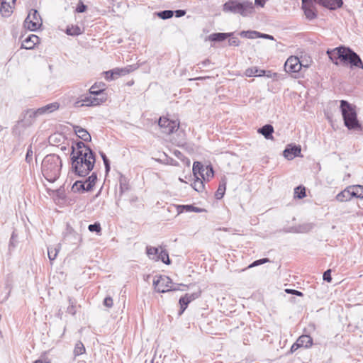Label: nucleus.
Listing matches in <instances>:
<instances>
[{"mask_svg": "<svg viewBox=\"0 0 363 363\" xmlns=\"http://www.w3.org/2000/svg\"><path fill=\"white\" fill-rule=\"evenodd\" d=\"M89 150H92V149L89 145H86L83 140L74 141L72 142L71 146L70 157L82 152H88Z\"/></svg>", "mask_w": 363, "mask_h": 363, "instance_id": "obj_17", "label": "nucleus"}, {"mask_svg": "<svg viewBox=\"0 0 363 363\" xmlns=\"http://www.w3.org/2000/svg\"><path fill=\"white\" fill-rule=\"evenodd\" d=\"M12 6L9 2L1 1L0 6V13L4 17H9L12 13Z\"/></svg>", "mask_w": 363, "mask_h": 363, "instance_id": "obj_30", "label": "nucleus"}, {"mask_svg": "<svg viewBox=\"0 0 363 363\" xmlns=\"http://www.w3.org/2000/svg\"><path fill=\"white\" fill-rule=\"evenodd\" d=\"M172 280L167 277L160 275L153 280V286L155 290L158 293H166L172 291L179 290V286H182V284H177V287L172 288Z\"/></svg>", "mask_w": 363, "mask_h": 363, "instance_id": "obj_7", "label": "nucleus"}, {"mask_svg": "<svg viewBox=\"0 0 363 363\" xmlns=\"http://www.w3.org/2000/svg\"><path fill=\"white\" fill-rule=\"evenodd\" d=\"M239 34L242 38L254 39L258 38L259 32L255 30H242Z\"/></svg>", "mask_w": 363, "mask_h": 363, "instance_id": "obj_40", "label": "nucleus"}, {"mask_svg": "<svg viewBox=\"0 0 363 363\" xmlns=\"http://www.w3.org/2000/svg\"><path fill=\"white\" fill-rule=\"evenodd\" d=\"M330 60L335 65L340 60L344 65H350V68L358 67L363 69V62L359 55L349 47L340 45L334 49H328L326 52Z\"/></svg>", "mask_w": 363, "mask_h": 363, "instance_id": "obj_1", "label": "nucleus"}, {"mask_svg": "<svg viewBox=\"0 0 363 363\" xmlns=\"http://www.w3.org/2000/svg\"><path fill=\"white\" fill-rule=\"evenodd\" d=\"M173 15L174 11L172 10H164L157 13V16L163 20L169 19Z\"/></svg>", "mask_w": 363, "mask_h": 363, "instance_id": "obj_42", "label": "nucleus"}, {"mask_svg": "<svg viewBox=\"0 0 363 363\" xmlns=\"http://www.w3.org/2000/svg\"><path fill=\"white\" fill-rule=\"evenodd\" d=\"M297 225L298 233H307L312 230L315 227V224L313 223H304Z\"/></svg>", "mask_w": 363, "mask_h": 363, "instance_id": "obj_33", "label": "nucleus"}, {"mask_svg": "<svg viewBox=\"0 0 363 363\" xmlns=\"http://www.w3.org/2000/svg\"><path fill=\"white\" fill-rule=\"evenodd\" d=\"M59 250H60V246H58L57 247H52V246L48 247V257H49V259L50 260V262H52L55 259Z\"/></svg>", "mask_w": 363, "mask_h": 363, "instance_id": "obj_37", "label": "nucleus"}, {"mask_svg": "<svg viewBox=\"0 0 363 363\" xmlns=\"http://www.w3.org/2000/svg\"><path fill=\"white\" fill-rule=\"evenodd\" d=\"M257 132L262 134L267 140L273 138L272 134L274 133V128L270 124H266L259 128Z\"/></svg>", "mask_w": 363, "mask_h": 363, "instance_id": "obj_25", "label": "nucleus"}, {"mask_svg": "<svg viewBox=\"0 0 363 363\" xmlns=\"http://www.w3.org/2000/svg\"><path fill=\"white\" fill-rule=\"evenodd\" d=\"M158 260L162 261L163 263L166 264H169L171 263V260L169 257V254L166 250H161V251L159 252L155 261Z\"/></svg>", "mask_w": 363, "mask_h": 363, "instance_id": "obj_34", "label": "nucleus"}, {"mask_svg": "<svg viewBox=\"0 0 363 363\" xmlns=\"http://www.w3.org/2000/svg\"><path fill=\"white\" fill-rule=\"evenodd\" d=\"M73 130L77 137L84 142H91V137L89 133L84 128L79 125H73Z\"/></svg>", "mask_w": 363, "mask_h": 363, "instance_id": "obj_22", "label": "nucleus"}, {"mask_svg": "<svg viewBox=\"0 0 363 363\" xmlns=\"http://www.w3.org/2000/svg\"><path fill=\"white\" fill-rule=\"evenodd\" d=\"M58 136H59V135H57V134H54V135H52L51 136H50V138H49L50 143H51L52 141H53V142L58 141V140H57Z\"/></svg>", "mask_w": 363, "mask_h": 363, "instance_id": "obj_63", "label": "nucleus"}, {"mask_svg": "<svg viewBox=\"0 0 363 363\" xmlns=\"http://www.w3.org/2000/svg\"><path fill=\"white\" fill-rule=\"evenodd\" d=\"M306 196V188L303 186L300 185L294 189V198L301 199Z\"/></svg>", "mask_w": 363, "mask_h": 363, "instance_id": "obj_36", "label": "nucleus"}, {"mask_svg": "<svg viewBox=\"0 0 363 363\" xmlns=\"http://www.w3.org/2000/svg\"><path fill=\"white\" fill-rule=\"evenodd\" d=\"M69 306L67 308V312L71 315H74L76 313V309H75V305L74 302L72 301V299L69 297Z\"/></svg>", "mask_w": 363, "mask_h": 363, "instance_id": "obj_48", "label": "nucleus"}, {"mask_svg": "<svg viewBox=\"0 0 363 363\" xmlns=\"http://www.w3.org/2000/svg\"><path fill=\"white\" fill-rule=\"evenodd\" d=\"M301 149L300 145L290 144L286 147L285 150L283 152V155L287 160H293L294 157L298 156L299 154H301Z\"/></svg>", "mask_w": 363, "mask_h": 363, "instance_id": "obj_18", "label": "nucleus"}, {"mask_svg": "<svg viewBox=\"0 0 363 363\" xmlns=\"http://www.w3.org/2000/svg\"><path fill=\"white\" fill-rule=\"evenodd\" d=\"M99 155L104 162L106 173L108 174L111 169L110 161L104 152H99Z\"/></svg>", "mask_w": 363, "mask_h": 363, "instance_id": "obj_45", "label": "nucleus"}, {"mask_svg": "<svg viewBox=\"0 0 363 363\" xmlns=\"http://www.w3.org/2000/svg\"><path fill=\"white\" fill-rule=\"evenodd\" d=\"M266 3V0H255V4L260 7H263Z\"/></svg>", "mask_w": 363, "mask_h": 363, "instance_id": "obj_62", "label": "nucleus"}, {"mask_svg": "<svg viewBox=\"0 0 363 363\" xmlns=\"http://www.w3.org/2000/svg\"><path fill=\"white\" fill-rule=\"evenodd\" d=\"M39 115L38 113H37V109H28L23 113V117L22 119L19 120L18 121L17 125H15L13 128V132L16 131V130L19 127H28L33 124L36 117H38Z\"/></svg>", "mask_w": 363, "mask_h": 363, "instance_id": "obj_13", "label": "nucleus"}, {"mask_svg": "<svg viewBox=\"0 0 363 363\" xmlns=\"http://www.w3.org/2000/svg\"><path fill=\"white\" fill-rule=\"evenodd\" d=\"M226 189V182L225 179H222V180L220 182L217 191L215 193V197L216 199H221L225 194Z\"/></svg>", "mask_w": 363, "mask_h": 363, "instance_id": "obj_31", "label": "nucleus"}, {"mask_svg": "<svg viewBox=\"0 0 363 363\" xmlns=\"http://www.w3.org/2000/svg\"><path fill=\"white\" fill-rule=\"evenodd\" d=\"M233 34L234 33H214L208 35V40L211 42H223Z\"/></svg>", "mask_w": 363, "mask_h": 363, "instance_id": "obj_23", "label": "nucleus"}, {"mask_svg": "<svg viewBox=\"0 0 363 363\" xmlns=\"http://www.w3.org/2000/svg\"><path fill=\"white\" fill-rule=\"evenodd\" d=\"M43 23L42 18L35 9H31L24 21V26L31 31L37 30Z\"/></svg>", "mask_w": 363, "mask_h": 363, "instance_id": "obj_9", "label": "nucleus"}, {"mask_svg": "<svg viewBox=\"0 0 363 363\" xmlns=\"http://www.w3.org/2000/svg\"><path fill=\"white\" fill-rule=\"evenodd\" d=\"M302 64L301 63L298 57L296 56L289 57L284 64V70L291 74L294 78H297L299 76V72L302 68Z\"/></svg>", "mask_w": 363, "mask_h": 363, "instance_id": "obj_10", "label": "nucleus"}, {"mask_svg": "<svg viewBox=\"0 0 363 363\" xmlns=\"http://www.w3.org/2000/svg\"><path fill=\"white\" fill-rule=\"evenodd\" d=\"M66 33L69 35L77 36L82 34L81 28L78 26H67Z\"/></svg>", "mask_w": 363, "mask_h": 363, "instance_id": "obj_38", "label": "nucleus"}, {"mask_svg": "<svg viewBox=\"0 0 363 363\" xmlns=\"http://www.w3.org/2000/svg\"><path fill=\"white\" fill-rule=\"evenodd\" d=\"M193 205H180L178 206V211L179 213H182L184 211L186 212H192Z\"/></svg>", "mask_w": 363, "mask_h": 363, "instance_id": "obj_49", "label": "nucleus"}, {"mask_svg": "<svg viewBox=\"0 0 363 363\" xmlns=\"http://www.w3.org/2000/svg\"><path fill=\"white\" fill-rule=\"evenodd\" d=\"M73 106L74 108H79V107L85 106L84 104L82 102L80 96L74 102Z\"/></svg>", "mask_w": 363, "mask_h": 363, "instance_id": "obj_58", "label": "nucleus"}, {"mask_svg": "<svg viewBox=\"0 0 363 363\" xmlns=\"http://www.w3.org/2000/svg\"><path fill=\"white\" fill-rule=\"evenodd\" d=\"M85 347L82 342H78L74 347V354L75 356H79L85 352Z\"/></svg>", "mask_w": 363, "mask_h": 363, "instance_id": "obj_44", "label": "nucleus"}, {"mask_svg": "<svg viewBox=\"0 0 363 363\" xmlns=\"http://www.w3.org/2000/svg\"><path fill=\"white\" fill-rule=\"evenodd\" d=\"M82 237L74 231L69 224H67L64 232L63 242L68 245H77L82 242Z\"/></svg>", "mask_w": 363, "mask_h": 363, "instance_id": "obj_12", "label": "nucleus"}, {"mask_svg": "<svg viewBox=\"0 0 363 363\" xmlns=\"http://www.w3.org/2000/svg\"><path fill=\"white\" fill-rule=\"evenodd\" d=\"M203 211H205V210L203 208H201L196 207V206H193L192 212L201 213Z\"/></svg>", "mask_w": 363, "mask_h": 363, "instance_id": "obj_64", "label": "nucleus"}, {"mask_svg": "<svg viewBox=\"0 0 363 363\" xmlns=\"http://www.w3.org/2000/svg\"><path fill=\"white\" fill-rule=\"evenodd\" d=\"M193 174L195 177L201 176L203 180H208L210 177L214 175V171L211 165H207L206 167L201 162H194L192 168Z\"/></svg>", "mask_w": 363, "mask_h": 363, "instance_id": "obj_8", "label": "nucleus"}, {"mask_svg": "<svg viewBox=\"0 0 363 363\" xmlns=\"http://www.w3.org/2000/svg\"><path fill=\"white\" fill-rule=\"evenodd\" d=\"M96 153L93 150L70 157L71 171L80 177H86L94 169Z\"/></svg>", "mask_w": 363, "mask_h": 363, "instance_id": "obj_2", "label": "nucleus"}, {"mask_svg": "<svg viewBox=\"0 0 363 363\" xmlns=\"http://www.w3.org/2000/svg\"><path fill=\"white\" fill-rule=\"evenodd\" d=\"M270 259L269 258H262L259 259H257L254 262H252L247 267V269H250L255 267L259 266L261 264L270 262Z\"/></svg>", "mask_w": 363, "mask_h": 363, "instance_id": "obj_46", "label": "nucleus"}, {"mask_svg": "<svg viewBox=\"0 0 363 363\" xmlns=\"http://www.w3.org/2000/svg\"><path fill=\"white\" fill-rule=\"evenodd\" d=\"M97 181V173L93 172L84 181H76L72 186V191L74 193L89 192L93 190Z\"/></svg>", "mask_w": 363, "mask_h": 363, "instance_id": "obj_6", "label": "nucleus"}, {"mask_svg": "<svg viewBox=\"0 0 363 363\" xmlns=\"http://www.w3.org/2000/svg\"><path fill=\"white\" fill-rule=\"evenodd\" d=\"M33 150H32V146L31 145H29L28 150H27V152H26V162L28 163H30L32 162V157H33Z\"/></svg>", "mask_w": 363, "mask_h": 363, "instance_id": "obj_53", "label": "nucleus"}, {"mask_svg": "<svg viewBox=\"0 0 363 363\" xmlns=\"http://www.w3.org/2000/svg\"><path fill=\"white\" fill-rule=\"evenodd\" d=\"M299 347H301L300 346V343H298L297 341H296V342H294L292 346L291 347V349H290V352L291 353L294 352L295 351H296Z\"/></svg>", "mask_w": 363, "mask_h": 363, "instance_id": "obj_61", "label": "nucleus"}, {"mask_svg": "<svg viewBox=\"0 0 363 363\" xmlns=\"http://www.w3.org/2000/svg\"><path fill=\"white\" fill-rule=\"evenodd\" d=\"M39 37L36 35L31 34L28 35L22 43L21 48L26 50L33 49L36 44L39 43Z\"/></svg>", "mask_w": 363, "mask_h": 363, "instance_id": "obj_20", "label": "nucleus"}, {"mask_svg": "<svg viewBox=\"0 0 363 363\" xmlns=\"http://www.w3.org/2000/svg\"><path fill=\"white\" fill-rule=\"evenodd\" d=\"M201 291L194 292L192 294H186L184 296H182L179 300L180 305V309L178 312V315L180 316L183 314L184 311L188 307V305L194 300L198 298L201 296Z\"/></svg>", "mask_w": 363, "mask_h": 363, "instance_id": "obj_15", "label": "nucleus"}, {"mask_svg": "<svg viewBox=\"0 0 363 363\" xmlns=\"http://www.w3.org/2000/svg\"><path fill=\"white\" fill-rule=\"evenodd\" d=\"M258 38H264V39H268V40H274V36H272L271 35H269V34H266V33H259V34H258Z\"/></svg>", "mask_w": 363, "mask_h": 363, "instance_id": "obj_57", "label": "nucleus"}, {"mask_svg": "<svg viewBox=\"0 0 363 363\" xmlns=\"http://www.w3.org/2000/svg\"><path fill=\"white\" fill-rule=\"evenodd\" d=\"M174 13H175L176 17L180 18L184 16L186 14V11L183 9H178L174 11Z\"/></svg>", "mask_w": 363, "mask_h": 363, "instance_id": "obj_59", "label": "nucleus"}, {"mask_svg": "<svg viewBox=\"0 0 363 363\" xmlns=\"http://www.w3.org/2000/svg\"><path fill=\"white\" fill-rule=\"evenodd\" d=\"M146 252L150 259L156 260L159 253V248L152 246H147L146 247Z\"/></svg>", "mask_w": 363, "mask_h": 363, "instance_id": "obj_35", "label": "nucleus"}, {"mask_svg": "<svg viewBox=\"0 0 363 363\" xmlns=\"http://www.w3.org/2000/svg\"><path fill=\"white\" fill-rule=\"evenodd\" d=\"M17 242V235L15 232H13L11 237L9 241V248L11 250V248H14L16 247V244Z\"/></svg>", "mask_w": 363, "mask_h": 363, "instance_id": "obj_50", "label": "nucleus"}, {"mask_svg": "<svg viewBox=\"0 0 363 363\" xmlns=\"http://www.w3.org/2000/svg\"><path fill=\"white\" fill-rule=\"evenodd\" d=\"M106 89V84L104 82H96L89 89V94L94 96H99L100 97L106 95L104 93Z\"/></svg>", "mask_w": 363, "mask_h": 363, "instance_id": "obj_21", "label": "nucleus"}, {"mask_svg": "<svg viewBox=\"0 0 363 363\" xmlns=\"http://www.w3.org/2000/svg\"><path fill=\"white\" fill-rule=\"evenodd\" d=\"M245 74L247 77H262L266 75V71L252 67L246 69Z\"/></svg>", "mask_w": 363, "mask_h": 363, "instance_id": "obj_29", "label": "nucleus"}, {"mask_svg": "<svg viewBox=\"0 0 363 363\" xmlns=\"http://www.w3.org/2000/svg\"><path fill=\"white\" fill-rule=\"evenodd\" d=\"M301 8L308 20H313L317 17V12L315 8L316 0H301Z\"/></svg>", "mask_w": 363, "mask_h": 363, "instance_id": "obj_14", "label": "nucleus"}, {"mask_svg": "<svg viewBox=\"0 0 363 363\" xmlns=\"http://www.w3.org/2000/svg\"><path fill=\"white\" fill-rule=\"evenodd\" d=\"M62 166V160L57 155H48L42 162V174L49 182L53 183L59 178Z\"/></svg>", "mask_w": 363, "mask_h": 363, "instance_id": "obj_3", "label": "nucleus"}, {"mask_svg": "<svg viewBox=\"0 0 363 363\" xmlns=\"http://www.w3.org/2000/svg\"><path fill=\"white\" fill-rule=\"evenodd\" d=\"M316 1L320 5L330 10L341 8L343 5L342 0H316Z\"/></svg>", "mask_w": 363, "mask_h": 363, "instance_id": "obj_19", "label": "nucleus"}, {"mask_svg": "<svg viewBox=\"0 0 363 363\" xmlns=\"http://www.w3.org/2000/svg\"><path fill=\"white\" fill-rule=\"evenodd\" d=\"M104 74L105 75V79L107 81H112V80H115L117 78H118V72L116 71V68L104 72Z\"/></svg>", "mask_w": 363, "mask_h": 363, "instance_id": "obj_41", "label": "nucleus"}, {"mask_svg": "<svg viewBox=\"0 0 363 363\" xmlns=\"http://www.w3.org/2000/svg\"><path fill=\"white\" fill-rule=\"evenodd\" d=\"M80 98L85 106H96L100 105L106 100V97L105 96L101 97H95V96H91L89 94L81 95Z\"/></svg>", "mask_w": 363, "mask_h": 363, "instance_id": "obj_16", "label": "nucleus"}, {"mask_svg": "<svg viewBox=\"0 0 363 363\" xmlns=\"http://www.w3.org/2000/svg\"><path fill=\"white\" fill-rule=\"evenodd\" d=\"M158 125L163 133L169 135L174 133V130H179V121L177 120H170L166 117H160L158 120Z\"/></svg>", "mask_w": 363, "mask_h": 363, "instance_id": "obj_11", "label": "nucleus"}, {"mask_svg": "<svg viewBox=\"0 0 363 363\" xmlns=\"http://www.w3.org/2000/svg\"><path fill=\"white\" fill-rule=\"evenodd\" d=\"M194 189L198 192H201L204 189V184L203 180L199 177H196L194 183L191 184Z\"/></svg>", "mask_w": 363, "mask_h": 363, "instance_id": "obj_39", "label": "nucleus"}, {"mask_svg": "<svg viewBox=\"0 0 363 363\" xmlns=\"http://www.w3.org/2000/svg\"><path fill=\"white\" fill-rule=\"evenodd\" d=\"M340 109L342 116L344 125L350 130L362 132L363 127L357 118L355 106L347 101L341 100Z\"/></svg>", "mask_w": 363, "mask_h": 363, "instance_id": "obj_4", "label": "nucleus"}, {"mask_svg": "<svg viewBox=\"0 0 363 363\" xmlns=\"http://www.w3.org/2000/svg\"><path fill=\"white\" fill-rule=\"evenodd\" d=\"M298 343H300L301 347H304L306 348H308L311 347L313 345V338L308 335H301L296 340Z\"/></svg>", "mask_w": 363, "mask_h": 363, "instance_id": "obj_28", "label": "nucleus"}, {"mask_svg": "<svg viewBox=\"0 0 363 363\" xmlns=\"http://www.w3.org/2000/svg\"><path fill=\"white\" fill-rule=\"evenodd\" d=\"M229 38L230 39L228 40V45L230 46H239L240 41L238 38L233 37V35Z\"/></svg>", "mask_w": 363, "mask_h": 363, "instance_id": "obj_52", "label": "nucleus"}, {"mask_svg": "<svg viewBox=\"0 0 363 363\" xmlns=\"http://www.w3.org/2000/svg\"><path fill=\"white\" fill-rule=\"evenodd\" d=\"M113 299L110 296H107L104 300V305L108 308H111L113 306Z\"/></svg>", "mask_w": 363, "mask_h": 363, "instance_id": "obj_56", "label": "nucleus"}, {"mask_svg": "<svg viewBox=\"0 0 363 363\" xmlns=\"http://www.w3.org/2000/svg\"><path fill=\"white\" fill-rule=\"evenodd\" d=\"M350 189L352 191V197L363 199V186L362 185H352L350 186Z\"/></svg>", "mask_w": 363, "mask_h": 363, "instance_id": "obj_32", "label": "nucleus"}, {"mask_svg": "<svg viewBox=\"0 0 363 363\" xmlns=\"http://www.w3.org/2000/svg\"><path fill=\"white\" fill-rule=\"evenodd\" d=\"M59 106L60 105L58 103L53 102L38 108L37 113H38L39 115L50 113L57 110L59 108Z\"/></svg>", "mask_w": 363, "mask_h": 363, "instance_id": "obj_24", "label": "nucleus"}, {"mask_svg": "<svg viewBox=\"0 0 363 363\" xmlns=\"http://www.w3.org/2000/svg\"><path fill=\"white\" fill-rule=\"evenodd\" d=\"M88 229L90 232H95L96 233H100L101 231V227L99 222H95L93 224H90L88 226Z\"/></svg>", "mask_w": 363, "mask_h": 363, "instance_id": "obj_47", "label": "nucleus"}, {"mask_svg": "<svg viewBox=\"0 0 363 363\" xmlns=\"http://www.w3.org/2000/svg\"><path fill=\"white\" fill-rule=\"evenodd\" d=\"M222 10L226 13L247 17L254 13L255 7L253 3L248 0H228L223 5Z\"/></svg>", "mask_w": 363, "mask_h": 363, "instance_id": "obj_5", "label": "nucleus"}, {"mask_svg": "<svg viewBox=\"0 0 363 363\" xmlns=\"http://www.w3.org/2000/svg\"><path fill=\"white\" fill-rule=\"evenodd\" d=\"M284 232H286V233H298V225L290 227L288 229L284 230Z\"/></svg>", "mask_w": 363, "mask_h": 363, "instance_id": "obj_60", "label": "nucleus"}, {"mask_svg": "<svg viewBox=\"0 0 363 363\" xmlns=\"http://www.w3.org/2000/svg\"><path fill=\"white\" fill-rule=\"evenodd\" d=\"M285 291H286V293H287L289 294L296 295L297 296H303V294L301 291H299L296 289H286L285 290Z\"/></svg>", "mask_w": 363, "mask_h": 363, "instance_id": "obj_55", "label": "nucleus"}, {"mask_svg": "<svg viewBox=\"0 0 363 363\" xmlns=\"http://www.w3.org/2000/svg\"><path fill=\"white\" fill-rule=\"evenodd\" d=\"M323 279L324 281H325L327 282H331V281H332L331 269H328L323 273Z\"/></svg>", "mask_w": 363, "mask_h": 363, "instance_id": "obj_54", "label": "nucleus"}, {"mask_svg": "<svg viewBox=\"0 0 363 363\" xmlns=\"http://www.w3.org/2000/svg\"><path fill=\"white\" fill-rule=\"evenodd\" d=\"M129 189V185L126 181V178L123 176L121 177L120 179V196H121L125 191Z\"/></svg>", "mask_w": 363, "mask_h": 363, "instance_id": "obj_43", "label": "nucleus"}, {"mask_svg": "<svg viewBox=\"0 0 363 363\" xmlns=\"http://www.w3.org/2000/svg\"><path fill=\"white\" fill-rule=\"evenodd\" d=\"M86 9L87 6L82 1H79L76 7L75 11L77 13H84Z\"/></svg>", "mask_w": 363, "mask_h": 363, "instance_id": "obj_51", "label": "nucleus"}, {"mask_svg": "<svg viewBox=\"0 0 363 363\" xmlns=\"http://www.w3.org/2000/svg\"><path fill=\"white\" fill-rule=\"evenodd\" d=\"M352 198V191L350 189V186L346 187L336 196V199L340 202L348 201Z\"/></svg>", "mask_w": 363, "mask_h": 363, "instance_id": "obj_26", "label": "nucleus"}, {"mask_svg": "<svg viewBox=\"0 0 363 363\" xmlns=\"http://www.w3.org/2000/svg\"><path fill=\"white\" fill-rule=\"evenodd\" d=\"M138 67H139V66L137 64H133V65H128V66H126L125 67H122V68L117 67L116 71L118 72V76L119 77L121 76H125V75L136 70Z\"/></svg>", "mask_w": 363, "mask_h": 363, "instance_id": "obj_27", "label": "nucleus"}]
</instances>
